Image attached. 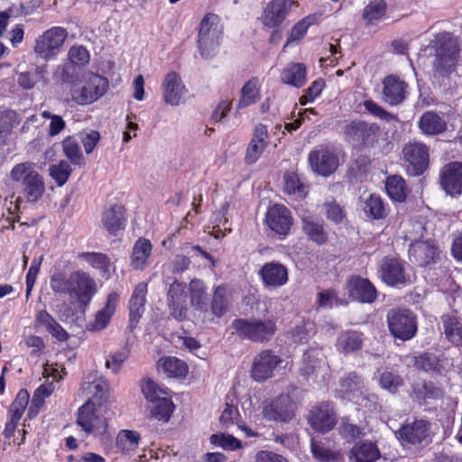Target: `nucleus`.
Instances as JSON below:
<instances>
[{"instance_id": "1", "label": "nucleus", "mask_w": 462, "mask_h": 462, "mask_svg": "<svg viewBox=\"0 0 462 462\" xmlns=\"http://www.w3.org/2000/svg\"><path fill=\"white\" fill-rule=\"evenodd\" d=\"M55 293L68 295L70 302L88 305L97 291L95 281L86 273L76 271L69 275L55 273L51 279Z\"/></svg>"}, {"instance_id": "2", "label": "nucleus", "mask_w": 462, "mask_h": 462, "mask_svg": "<svg viewBox=\"0 0 462 462\" xmlns=\"http://www.w3.org/2000/svg\"><path fill=\"white\" fill-rule=\"evenodd\" d=\"M10 178L12 181L20 184L28 202L35 203L42 198L45 192L44 180L32 162L15 164L10 171Z\"/></svg>"}, {"instance_id": "3", "label": "nucleus", "mask_w": 462, "mask_h": 462, "mask_svg": "<svg viewBox=\"0 0 462 462\" xmlns=\"http://www.w3.org/2000/svg\"><path fill=\"white\" fill-rule=\"evenodd\" d=\"M433 46L436 51L435 70L441 76L452 73L459 52L457 39L448 32H442L436 36Z\"/></svg>"}, {"instance_id": "4", "label": "nucleus", "mask_w": 462, "mask_h": 462, "mask_svg": "<svg viewBox=\"0 0 462 462\" xmlns=\"http://www.w3.org/2000/svg\"><path fill=\"white\" fill-rule=\"evenodd\" d=\"M223 27L219 17L208 13L201 20L198 35V46L200 55L205 58L215 56L222 39Z\"/></svg>"}, {"instance_id": "5", "label": "nucleus", "mask_w": 462, "mask_h": 462, "mask_svg": "<svg viewBox=\"0 0 462 462\" xmlns=\"http://www.w3.org/2000/svg\"><path fill=\"white\" fill-rule=\"evenodd\" d=\"M108 88V80L97 74H88L80 84L70 88L71 99L78 105L91 104L103 97Z\"/></svg>"}, {"instance_id": "6", "label": "nucleus", "mask_w": 462, "mask_h": 462, "mask_svg": "<svg viewBox=\"0 0 462 462\" xmlns=\"http://www.w3.org/2000/svg\"><path fill=\"white\" fill-rule=\"evenodd\" d=\"M232 327L240 337L259 343L270 340L276 332V324L270 319H236Z\"/></svg>"}, {"instance_id": "7", "label": "nucleus", "mask_w": 462, "mask_h": 462, "mask_svg": "<svg viewBox=\"0 0 462 462\" xmlns=\"http://www.w3.org/2000/svg\"><path fill=\"white\" fill-rule=\"evenodd\" d=\"M101 405L88 400L78 411L77 423L87 433L100 435L107 428L106 419L101 415Z\"/></svg>"}, {"instance_id": "8", "label": "nucleus", "mask_w": 462, "mask_h": 462, "mask_svg": "<svg viewBox=\"0 0 462 462\" xmlns=\"http://www.w3.org/2000/svg\"><path fill=\"white\" fill-rule=\"evenodd\" d=\"M297 406L290 394L282 393L277 398L263 403L262 414L269 421L290 422L295 416Z\"/></svg>"}, {"instance_id": "9", "label": "nucleus", "mask_w": 462, "mask_h": 462, "mask_svg": "<svg viewBox=\"0 0 462 462\" xmlns=\"http://www.w3.org/2000/svg\"><path fill=\"white\" fill-rule=\"evenodd\" d=\"M67 36L68 32L62 27H52L45 31L35 42V53L44 60L55 57L60 52Z\"/></svg>"}, {"instance_id": "10", "label": "nucleus", "mask_w": 462, "mask_h": 462, "mask_svg": "<svg viewBox=\"0 0 462 462\" xmlns=\"http://www.w3.org/2000/svg\"><path fill=\"white\" fill-rule=\"evenodd\" d=\"M391 333L402 340H409L417 331L414 315L407 310H391L387 314Z\"/></svg>"}, {"instance_id": "11", "label": "nucleus", "mask_w": 462, "mask_h": 462, "mask_svg": "<svg viewBox=\"0 0 462 462\" xmlns=\"http://www.w3.org/2000/svg\"><path fill=\"white\" fill-rule=\"evenodd\" d=\"M403 158L408 162L407 171L413 176L423 173L428 166L429 152L425 144L410 143L403 148Z\"/></svg>"}, {"instance_id": "12", "label": "nucleus", "mask_w": 462, "mask_h": 462, "mask_svg": "<svg viewBox=\"0 0 462 462\" xmlns=\"http://www.w3.org/2000/svg\"><path fill=\"white\" fill-rule=\"evenodd\" d=\"M162 89L164 102L171 106L183 103L188 92L180 76L174 71L166 74Z\"/></svg>"}, {"instance_id": "13", "label": "nucleus", "mask_w": 462, "mask_h": 462, "mask_svg": "<svg viewBox=\"0 0 462 462\" xmlns=\"http://www.w3.org/2000/svg\"><path fill=\"white\" fill-rule=\"evenodd\" d=\"M282 362V358L271 350H263L253 361L251 374L255 381H265L273 376L274 369Z\"/></svg>"}, {"instance_id": "14", "label": "nucleus", "mask_w": 462, "mask_h": 462, "mask_svg": "<svg viewBox=\"0 0 462 462\" xmlns=\"http://www.w3.org/2000/svg\"><path fill=\"white\" fill-rule=\"evenodd\" d=\"M380 272L383 281L388 285L399 286L410 282V275L406 273L402 262L397 258H384Z\"/></svg>"}, {"instance_id": "15", "label": "nucleus", "mask_w": 462, "mask_h": 462, "mask_svg": "<svg viewBox=\"0 0 462 462\" xmlns=\"http://www.w3.org/2000/svg\"><path fill=\"white\" fill-rule=\"evenodd\" d=\"M185 284L174 281L168 290L167 304L171 315L178 319L183 320L187 318L188 308L186 305Z\"/></svg>"}, {"instance_id": "16", "label": "nucleus", "mask_w": 462, "mask_h": 462, "mask_svg": "<svg viewBox=\"0 0 462 462\" xmlns=\"http://www.w3.org/2000/svg\"><path fill=\"white\" fill-rule=\"evenodd\" d=\"M309 422L313 430L326 433L336 424V413L333 406L328 402L320 403L309 416Z\"/></svg>"}, {"instance_id": "17", "label": "nucleus", "mask_w": 462, "mask_h": 462, "mask_svg": "<svg viewBox=\"0 0 462 462\" xmlns=\"http://www.w3.org/2000/svg\"><path fill=\"white\" fill-rule=\"evenodd\" d=\"M291 0H272L263 9L261 21L269 28L278 27L291 7Z\"/></svg>"}, {"instance_id": "18", "label": "nucleus", "mask_w": 462, "mask_h": 462, "mask_svg": "<svg viewBox=\"0 0 462 462\" xmlns=\"http://www.w3.org/2000/svg\"><path fill=\"white\" fill-rule=\"evenodd\" d=\"M438 249L434 244L429 241H416L411 244L409 259L411 263L426 267L436 262Z\"/></svg>"}, {"instance_id": "19", "label": "nucleus", "mask_w": 462, "mask_h": 462, "mask_svg": "<svg viewBox=\"0 0 462 462\" xmlns=\"http://www.w3.org/2000/svg\"><path fill=\"white\" fill-rule=\"evenodd\" d=\"M441 186L449 195L455 196L462 192V163L451 162L441 171Z\"/></svg>"}, {"instance_id": "20", "label": "nucleus", "mask_w": 462, "mask_h": 462, "mask_svg": "<svg viewBox=\"0 0 462 462\" xmlns=\"http://www.w3.org/2000/svg\"><path fill=\"white\" fill-rule=\"evenodd\" d=\"M259 275L265 287L277 288L288 282L287 268L276 262L264 263L259 271Z\"/></svg>"}, {"instance_id": "21", "label": "nucleus", "mask_w": 462, "mask_h": 462, "mask_svg": "<svg viewBox=\"0 0 462 462\" xmlns=\"http://www.w3.org/2000/svg\"><path fill=\"white\" fill-rule=\"evenodd\" d=\"M266 223L273 231L285 236L292 225V217L287 208L274 205L267 212Z\"/></svg>"}, {"instance_id": "22", "label": "nucleus", "mask_w": 462, "mask_h": 462, "mask_svg": "<svg viewBox=\"0 0 462 462\" xmlns=\"http://www.w3.org/2000/svg\"><path fill=\"white\" fill-rule=\"evenodd\" d=\"M312 169L320 175L328 176L333 173L338 166L337 157L328 151H314L309 155Z\"/></svg>"}, {"instance_id": "23", "label": "nucleus", "mask_w": 462, "mask_h": 462, "mask_svg": "<svg viewBox=\"0 0 462 462\" xmlns=\"http://www.w3.org/2000/svg\"><path fill=\"white\" fill-rule=\"evenodd\" d=\"M383 98L392 105H399L406 97L407 84L395 76H388L383 79Z\"/></svg>"}, {"instance_id": "24", "label": "nucleus", "mask_w": 462, "mask_h": 462, "mask_svg": "<svg viewBox=\"0 0 462 462\" xmlns=\"http://www.w3.org/2000/svg\"><path fill=\"white\" fill-rule=\"evenodd\" d=\"M429 430V423L420 420L402 426L396 434L402 441L415 445L421 443L428 437Z\"/></svg>"}, {"instance_id": "25", "label": "nucleus", "mask_w": 462, "mask_h": 462, "mask_svg": "<svg viewBox=\"0 0 462 462\" xmlns=\"http://www.w3.org/2000/svg\"><path fill=\"white\" fill-rule=\"evenodd\" d=\"M348 290L351 297L361 302L371 303L377 296L374 286L367 279L360 277L349 280Z\"/></svg>"}, {"instance_id": "26", "label": "nucleus", "mask_w": 462, "mask_h": 462, "mask_svg": "<svg viewBox=\"0 0 462 462\" xmlns=\"http://www.w3.org/2000/svg\"><path fill=\"white\" fill-rule=\"evenodd\" d=\"M377 132L378 127L376 125H368L365 122H353L346 129V134L350 140L364 144L371 143Z\"/></svg>"}, {"instance_id": "27", "label": "nucleus", "mask_w": 462, "mask_h": 462, "mask_svg": "<svg viewBox=\"0 0 462 462\" xmlns=\"http://www.w3.org/2000/svg\"><path fill=\"white\" fill-rule=\"evenodd\" d=\"M117 300V293L108 294L106 306L97 312L94 320L88 325L90 330L100 331L106 328L116 311Z\"/></svg>"}, {"instance_id": "28", "label": "nucleus", "mask_w": 462, "mask_h": 462, "mask_svg": "<svg viewBox=\"0 0 462 462\" xmlns=\"http://www.w3.org/2000/svg\"><path fill=\"white\" fill-rule=\"evenodd\" d=\"M363 346V335L356 330L342 331L336 341L337 350L343 355L353 354Z\"/></svg>"}, {"instance_id": "29", "label": "nucleus", "mask_w": 462, "mask_h": 462, "mask_svg": "<svg viewBox=\"0 0 462 462\" xmlns=\"http://www.w3.org/2000/svg\"><path fill=\"white\" fill-rule=\"evenodd\" d=\"M419 128L427 135H437L447 129L445 120L437 113L428 111L422 114L419 120Z\"/></svg>"}, {"instance_id": "30", "label": "nucleus", "mask_w": 462, "mask_h": 462, "mask_svg": "<svg viewBox=\"0 0 462 462\" xmlns=\"http://www.w3.org/2000/svg\"><path fill=\"white\" fill-rule=\"evenodd\" d=\"M380 451L375 444L364 442L356 444L350 450V462H375L380 457Z\"/></svg>"}, {"instance_id": "31", "label": "nucleus", "mask_w": 462, "mask_h": 462, "mask_svg": "<svg viewBox=\"0 0 462 462\" xmlns=\"http://www.w3.org/2000/svg\"><path fill=\"white\" fill-rule=\"evenodd\" d=\"M190 305L199 311L205 312L208 310L207 287L203 281L193 279L189 284Z\"/></svg>"}, {"instance_id": "32", "label": "nucleus", "mask_w": 462, "mask_h": 462, "mask_svg": "<svg viewBox=\"0 0 462 462\" xmlns=\"http://www.w3.org/2000/svg\"><path fill=\"white\" fill-rule=\"evenodd\" d=\"M302 229L308 237L318 245H323L328 240L327 233L322 223L313 216H302Z\"/></svg>"}, {"instance_id": "33", "label": "nucleus", "mask_w": 462, "mask_h": 462, "mask_svg": "<svg viewBox=\"0 0 462 462\" xmlns=\"http://www.w3.org/2000/svg\"><path fill=\"white\" fill-rule=\"evenodd\" d=\"M146 293L147 283L140 282L135 286L133 295L129 300L130 320L132 322H138L139 319L142 317L146 301Z\"/></svg>"}, {"instance_id": "34", "label": "nucleus", "mask_w": 462, "mask_h": 462, "mask_svg": "<svg viewBox=\"0 0 462 462\" xmlns=\"http://www.w3.org/2000/svg\"><path fill=\"white\" fill-rule=\"evenodd\" d=\"M124 211L122 206L115 205L104 212L102 223L111 235H116V232L123 228L125 222Z\"/></svg>"}, {"instance_id": "35", "label": "nucleus", "mask_w": 462, "mask_h": 462, "mask_svg": "<svg viewBox=\"0 0 462 462\" xmlns=\"http://www.w3.org/2000/svg\"><path fill=\"white\" fill-rule=\"evenodd\" d=\"M69 59L70 62L60 68L61 69L63 81L70 80L69 73L74 69V65H84L88 62L89 54L88 50L83 46H73L69 51Z\"/></svg>"}, {"instance_id": "36", "label": "nucleus", "mask_w": 462, "mask_h": 462, "mask_svg": "<svg viewBox=\"0 0 462 462\" xmlns=\"http://www.w3.org/2000/svg\"><path fill=\"white\" fill-rule=\"evenodd\" d=\"M152 253V245L145 238H139L133 247L131 265L136 270H143L148 264Z\"/></svg>"}, {"instance_id": "37", "label": "nucleus", "mask_w": 462, "mask_h": 462, "mask_svg": "<svg viewBox=\"0 0 462 462\" xmlns=\"http://www.w3.org/2000/svg\"><path fill=\"white\" fill-rule=\"evenodd\" d=\"M281 78L283 83L300 88L307 81L306 67L302 63H291L282 70Z\"/></svg>"}, {"instance_id": "38", "label": "nucleus", "mask_w": 462, "mask_h": 462, "mask_svg": "<svg viewBox=\"0 0 462 462\" xmlns=\"http://www.w3.org/2000/svg\"><path fill=\"white\" fill-rule=\"evenodd\" d=\"M141 436L137 431L122 430L116 436V448L124 454L131 456L139 447Z\"/></svg>"}, {"instance_id": "39", "label": "nucleus", "mask_w": 462, "mask_h": 462, "mask_svg": "<svg viewBox=\"0 0 462 462\" xmlns=\"http://www.w3.org/2000/svg\"><path fill=\"white\" fill-rule=\"evenodd\" d=\"M259 98L260 88L258 86V80L256 79H252L241 88L240 99L236 105V112L256 103Z\"/></svg>"}, {"instance_id": "40", "label": "nucleus", "mask_w": 462, "mask_h": 462, "mask_svg": "<svg viewBox=\"0 0 462 462\" xmlns=\"http://www.w3.org/2000/svg\"><path fill=\"white\" fill-rule=\"evenodd\" d=\"M444 334L448 341L456 346H462V323L456 316H442Z\"/></svg>"}, {"instance_id": "41", "label": "nucleus", "mask_w": 462, "mask_h": 462, "mask_svg": "<svg viewBox=\"0 0 462 462\" xmlns=\"http://www.w3.org/2000/svg\"><path fill=\"white\" fill-rule=\"evenodd\" d=\"M364 388L363 379L356 373L351 372L342 377L338 384V392L345 398L351 399L356 393Z\"/></svg>"}, {"instance_id": "42", "label": "nucleus", "mask_w": 462, "mask_h": 462, "mask_svg": "<svg viewBox=\"0 0 462 462\" xmlns=\"http://www.w3.org/2000/svg\"><path fill=\"white\" fill-rule=\"evenodd\" d=\"M159 366L169 377H184L188 373V366L182 360L168 356L159 361Z\"/></svg>"}, {"instance_id": "43", "label": "nucleus", "mask_w": 462, "mask_h": 462, "mask_svg": "<svg viewBox=\"0 0 462 462\" xmlns=\"http://www.w3.org/2000/svg\"><path fill=\"white\" fill-rule=\"evenodd\" d=\"M174 410L173 402L167 397L162 396V399L150 404L151 417L167 422Z\"/></svg>"}, {"instance_id": "44", "label": "nucleus", "mask_w": 462, "mask_h": 462, "mask_svg": "<svg viewBox=\"0 0 462 462\" xmlns=\"http://www.w3.org/2000/svg\"><path fill=\"white\" fill-rule=\"evenodd\" d=\"M228 290L226 285L216 287L211 301V311L216 317L223 316L228 309Z\"/></svg>"}, {"instance_id": "45", "label": "nucleus", "mask_w": 462, "mask_h": 462, "mask_svg": "<svg viewBox=\"0 0 462 462\" xmlns=\"http://www.w3.org/2000/svg\"><path fill=\"white\" fill-rule=\"evenodd\" d=\"M81 388L91 395L89 400L100 404L99 402L105 398L107 393L108 385L105 379L99 377L94 378L92 381L84 382Z\"/></svg>"}, {"instance_id": "46", "label": "nucleus", "mask_w": 462, "mask_h": 462, "mask_svg": "<svg viewBox=\"0 0 462 462\" xmlns=\"http://www.w3.org/2000/svg\"><path fill=\"white\" fill-rule=\"evenodd\" d=\"M54 391L52 383H47L40 385L34 392L31 405L28 411V416L32 418L38 414L40 408L44 403V399L49 397Z\"/></svg>"}, {"instance_id": "47", "label": "nucleus", "mask_w": 462, "mask_h": 462, "mask_svg": "<svg viewBox=\"0 0 462 462\" xmlns=\"http://www.w3.org/2000/svg\"><path fill=\"white\" fill-rule=\"evenodd\" d=\"M219 421L221 425L226 429H230L231 427L236 425L239 429L246 431V433L250 435L247 427L242 426L241 424L242 420L237 408L231 404H226L219 417Z\"/></svg>"}, {"instance_id": "48", "label": "nucleus", "mask_w": 462, "mask_h": 462, "mask_svg": "<svg viewBox=\"0 0 462 462\" xmlns=\"http://www.w3.org/2000/svg\"><path fill=\"white\" fill-rule=\"evenodd\" d=\"M385 189L388 195L394 200L404 201L407 196L404 180L397 175L391 176L387 179Z\"/></svg>"}, {"instance_id": "49", "label": "nucleus", "mask_w": 462, "mask_h": 462, "mask_svg": "<svg viewBox=\"0 0 462 462\" xmlns=\"http://www.w3.org/2000/svg\"><path fill=\"white\" fill-rule=\"evenodd\" d=\"M365 212L374 219H383L387 216V210L380 196L371 194L365 200Z\"/></svg>"}, {"instance_id": "50", "label": "nucleus", "mask_w": 462, "mask_h": 462, "mask_svg": "<svg viewBox=\"0 0 462 462\" xmlns=\"http://www.w3.org/2000/svg\"><path fill=\"white\" fill-rule=\"evenodd\" d=\"M62 149L66 157L71 163L79 166L85 164L80 147L77 141L72 137H67L62 142Z\"/></svg>"}, {"instance_id": "51", "label": "nucleus", "mask_w": 462, "mask_h": 462, "mask_svg": "<svg viewBox=\"0 0 462 462\" xmlns=\"http://www.w3.org/2000/svg\"><path fill=\"white\" fill-rule=\"evenodd\" d=\"M284 190L296 198L302 199L306 196L308 189L307 187L300 180L297 174L294 172H288L284 175Z\"/></svg>"}, {"instance_id": "52", "label": "nucleus", "mask_w": 462, "mask_h": 462, "mask_svg": "<svg viewBox=\"0 0 462 462\" xmlns=\"http://www.w3.org/2000/svg\"><path fill=\"white\" fill-rule=\"evenodd\" d=\"M49 172L56 184L60 187L69 180L72 172V169L68 162L61 160L57 164L51 165Z\"/></svg>"}, {"instance_id": "53", "label": "nucleus", "mask_w": 462, "mask_h": 462, "mask_svg": "<svg viewBox=\"0 0 462 462\" xmlns=\"http://www.w3.org/2000/svg\"><path fill=\"white\" fill-rule=\"evenodd\" d=\"M386 3L383 0H374L367 5L363 13V18L368 23L382 19L385 15Z\"/></svg>"}, {"instance_id": "54", "label": "nucleus", "mask_w": 462, "mask_h": 462, "mask_svg": "<svg viewBox=\"0 0 462 462\" xmlns=\"http://www.w3.org/2000/svg\"><path fill=\"white\" fill-rule=\"evenodd\" d=\"M29 393L26 390H20L16 398L12 402L9 413L14 416V420H20L29 402Z\"/></svg>"}, {"instance_id": "55", "label": "nucleus", "mask_w": 462, "mask_h": 462, "mask_svg": "<svg viewBox=\"0 0 462 462\" xmlns=\"http://www.w3.org/2000/svg\"><path fill=\"white\" fill-rule=\"evenodd\" d=\"M414 366L425 372L430 371H439V358L430 353L422 354L414 359Z\"/></svg>"}, {"instance_id": "56", "label": "nucleus", "mask_w": 462, "mask_h": 462, "mask_svg": "<svg viewBox=\"0 0 462 462\" xmlns=\"http://www.w3.org/2000/svg\"><path fill=\"white\" fill-rule=\"evenodd\" d=\"M210 442L227 450H235L241 447V443L237 439L224 433L211 435Z\"/></svg>"}, {"instance_id": "57", "label": "nucleus", "mask_w": 462, "mask_h": 462, "mask_svg": "<svg viewBox=\"0 0 462 462\" xmlns=\"http://www.w3.org/2000/svg\"><path fill=\"white\" fill-rule=\"evenodd\" d=\"M339 433L346 441H353L365 435L364 429L350 423L348 419H342L339 426Z\"/></svg>"}, {"instance_id": "58", "label": "nucleus", "mask_w": 462, "mask_h": 462, "mask_svg": "<svg viewBox=\"0 0 462 462\" xmlns=\"http://www.w3.org/2000/svg\"><path fill=\"white\" fill-rule=\"evenodd\" d=\"M130 350L127 346H125L115 353L111 354L106 361V366L111 368L114 373H117L124 362L129 357Z\"/></svg>"}, {"instance_id": "59", "label": "nucleus", "mask_w": 462, "mask_h": 462, "mask_svg": "<svg viewBox=\"0 0 462 462\" xmlns=\"http://www.w3.org/2000/svg\"><path fill=\"white\" fill-rule=\"evenodd\" d=\"M314 17L307 16L304 19L297 23L291 30L290 36L287 40V44L291 42L300 40L307 32L308 28L313 23Z\"/></svg>"}, {"instance_id": "60", "label": "nucleus", "mask_w": 462, "mask_h": 462, "mask_svg": "<svg viewBox=\"0 0 462 462\" xmlns=\"http://www.w3.org/2000/svg\"><path fill=\"white\" fill-rule=\"evenodd\" d=\"M142 392L146 400L151 403L162 399L166 393L161 389L153 381L147 380L142 386Z\"/></svg>"}, {"instance_id": "61", "label": "nucleus", "mask_w": 462, "mask_h": 462, "mask_svg": "<svg viewBox=\"0 0 462 462\" xmlns=\"http://www.w3.org/2000/svg\"><path fill=\"white\" fill-rule=\"evenodd\" d=\"M93 267L106 273L109 269V259L100 253H88L81 255Z\"/></svg>"}, {"instance_id": "62", "label": "nucleus", "mask_w": 462, "mask_h": 462, "mask_svg": "<svg viewBox=\"0 0 462 462\" xmlns=\"http://www.w3.org/2000/svg\"><path fill=\"white\" fill-rule=\"evenodd\" d=\"M402 384V379L393 373L384 372L380 376V385L389 392H396Z\"/></svg>"}, {"instance_id": "63", "label": "nucleus", "mask_w": 462, "mask_h": 462, "mask_svg": "<svg viewBox=\"0 0 462 462\" xmlns=\"http://www.w3.org/2000/svg\"><path fill=\"white\" fill-rule=\"evenodd\" d=\"M420 397L424 399H439L443 397V390L434 383H424L420 388L415 390Z\"/></svg>"}, {"instance_id": "64", "label": "nucleus", "mask_w": 462, "mask_h": 462, "mask_svg": "<svg viewBox=\"0 0 462 462\" xmlns=\"http://www.w3.org/2000/svg\"><path fill=\"white\" fill-rule=\"evenodd\" d=\"M99 140L100 134L97 131L90 130L80 134V142L82 143L87 154L93 152Z\"/></svg>"}]
</instances>
